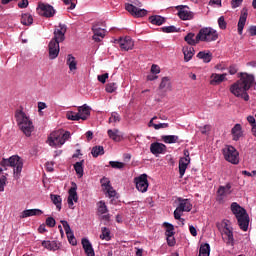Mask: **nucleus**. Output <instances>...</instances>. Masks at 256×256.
Instances as JSON below:
<instances>
[{"instance_id": "nucleus-12", "label": "nucleus", "mask_w": 256, "mask_h": 256, "mask_svg": "<svg viewBox=\"0 0 256 256\" xmlns=\"http://www.w3.org/2000/svg\"><path fill=\"white\" fill-rule=\"evenodd\" d=\"M37 11L39 15L46 17L47 19L55 16V8L49 4L40 3L38 5Z\"/></svg>"}, {"instance_id": "nucleus-48", "label": "nucleus", "mask_w": 256, "mask_h": 256, "mask_svg": "<svg viewBox=\"0 0 256 256\" xmlns=\"http://www.w3.org/2000/svg\"><path fill=\"white\" fill-rule=\"evenodd\" d=\"M121 121V116L117 112H112L109 118V123H119Z\"/></svg>"}, {"instance_id": "nucleus-22", "label": "nucleus", "mask_w": 256, "mask_h": 256, "mask_svg": "<svg viewBox=\"0 0 256 256\" xmlns=\"http://www.w3.org/2000/svg\"><path fill=\"white\" fill-rule=\"evenodd\" d=\"M248 12L247 9H243L238 21V34L243 35V29L245 27V23H247Z\"/></svg>"}, {"instance_id": "nucleus-52", "label": "nucleus", "mask_w": 256, "mask_h": 256, "mask_svg": "<svg viewBox=\"0 0 256 256\" xmlns=\"http://www.w3.org/2000/svg\"><path fill=\"white\" fill-rule=\"evenodd\" d=\"M107 79H109V73H104L102 75H98V81L100 83H103V84L107 83Z\"/></svg>"}, {"instance_id": "nucleus-64", "label": "nucleus", "mask_w": 256, "mask_h": 256, "mask_svg": "<svg viewBox=\"0 0 256 256\" xmlns=\"http://www.w3.org/2000/svg\"><path fill=\"white\" fill-rule=\"evenodd\" d=\"M248 33L251 35V37H255L256 35V26H250L248 29Z\"/></svg>"}, {"instance_id": "nucleus-42", "label": "nucleus", "mask_w": 256, "mask_h": 256, "mask_svg": "<svg viewBox=\"0 0 256 256\" xmlns=\"http://www.w3.org/2000/svg\"><path fill=\"white\" fill-rule=\"evenodd\" d=\"M97 213L98 215H105V213H108L109 212V209L107 208V205L105 204L104 201H99L97 203Z\"/></svg>"}, {"instance_id": "nucleus-62", "label": "nucleus", "mask_w": 256, "mask_h": 256, "mask_svg": "<svg viewBox=\"0 0 256 256\" xmlns=\"http://www.w3.org/2000/svg\"><path fill=\"white\" fill-rule=\"evenodd\" d=\"M189 231H190V234L192 235V237H197V229L195 228V226L190 225Z\"/></svg>"}, {"instance_id": "nucleus-33", "label": "nucleus", "mask_w": 256, "mask_h": 256, "mask_svg": "<svg viewBox=\"0 0 256 256\" xmlns=\"http://www.w3.org/2000/svg\"><path fill=\"white\" fill-rule=\"evenodd\" d=\"M66 65H68L70 71H77V60L71 54H68Z\"/></svg>"}, {"instance_id": "nucleus-2", "label": "nucleus", "mask_w": 256, "mask_h": 256, "mask_svg": "<svg viewBox=\"0 0 256 256\" xmlns=\"http://www.w3.org/2000/svg\"><path fill=\"white\" fill-rule=\"evenodd\" d=\"M3 167H13L14 178L19 179L23 171V158L13 155L8 159H3L0 162V174L3 173Z\"/></svg>"}, {"instance_id": "nucleus-24", "label": "nucleus", "mask_w": 256, "mask_h": 256, "mask_svg": "<svg viewBox=\"0 0 256 256\" xmlns=\"http://www.w3.org/2000/svg\"><path fill=\"white\" fill-rule=\"evenodd\" d=\"M210 79H211L210 80V85H219L227 79V73H224V74L213 73L210 76Z\"/></svg>"}, {"instance_id": "nucleus-43", "label": "nucleus", "mask_w": 256, "mask_h": 256, "mask_svg": "<svg viewBox=\"0 0 256 256\" xmlns=\"http://www.w3.org/2000/svg\"><path fill=\"white\" fill-rule=\"evenodd\" d=\"M100 239L105 241H111V231L107 227H102V234L100 235Z\"/></svg>"}, {"instance_id": "nucleus-30", "label": "nucleus", "mask_w": 256, "mask_h": 256, "mask_svg": "<svg viewBox=\"0 0 256 256\" xmlns=\"http://www.w3.org/2000/svg\"><path fill=\"white\" fill-rule=\"evenodd\" d=\"M191 163V158H180L179 160V173L180 177L185 175V171H187V167Z\"/></svg>"}, {"instance_id": "nucleus-31", "label": "nucleus", "mask_w": 256, "mask_h": 256, "mask_svg": "<svg viewBox=\"0 0 256 256\" xmlns=\"http://www.w3.org/2000/svg\"><path fill=\"white\" fill-rule=\"evenodd\" d=\"M224 235L226 236V244L231 245V247H233L235 245V239L233 238V231L229 229L227 224L224 227Z\"/></svg>"}, {"instance_id": "nucleus-8", "label": "nucleus", "mask_w": 256, "mask_h": 256, "mask_svg": "<svg viewBox=\"0 0 256 256\" xmlns=\"http://www.w3.org/2000/svg\"><path fill=\"white\" fill-rule=\"evenodd\" d=\"M178 206L174 211V219H181V215H183V213H189V211H191V209H193V204H191V200L190 199H185V198H178Z\"/></svg>"}, {"instance_id": "nucleus-9", "label": "nucleus", "mask_w": 256, "mask_h": 256, "mask_svg": "<svg viewBox=\"0 0 256 256\" xmlns=\"http://www.w3.org/2000/svg\"><path fill=\"white\" fill-rule=\"evenodd\" d=\"M222 153L224 155V159L228 161V163H232V165H237L239 163V152L233 146H226L223 148Z\"/></svg>"}, {"instance_id": "nucleus-15", "label": "nucleus", "mask_w": 256, "mask_h": 256, "mask_svg": "<svg viewBox=\"0 0 256 256\" xmlns=\"http://www.w3.org/2000/svg\"><path fill=\"white\" fill-rule=\"evenodd\" d=\"M119 47L122 51H130L135 47V42H133V39L131 37L127 36L125 38H120L118 40Z\"/></svg>"}, {"instance_id": "nucleus-37", "label": "nucleus", "mask_w": 256, "mask_h": 256, "mask_svg": "<svg viewBox=\"0 0 256 256\" xmlns=\"http://www.w3.org/2000/svg\"><path fill=\"white\" fill-rule=\"evenodd\" d=\"M211 253V246L208 243L201 244L199 249V256H209Z\"/></svg>"}, {"instance_id": "nucleus-28", "label": "nucleus", "mask_w": 256, "mask_h": 256, "mask_svg": "<svg viewBox=\"0 0 256 256\" xmlns=\"http://www.w3.org/2000/svg\"><path fill=\"white\" fill-rule=\"evenodd\" d=\"M231 134L233 137V141H239L241 137H243V128L241 124H235V126L231 130Z\"/></svg>"}, {"instance_id": "nucleus-26", "label": "nucleus", "mask_w": 256, "mask_h": 256, "mask_svg": "<svg viewBox=\"0 0 256 256\" xmlns=\"http://www.w3.org/2000/svg\"><path fill=\"white\" fill-rule=\"evenodd\" d=\"M39 215H43V212L41 211V209H28V210L22 211L20 215V219H27V217H35Z\"/></svg>"}, {"instance_id": "nucleus-5", "label": "nucleus", "mask_w": 256, "mask_h": 256, "mask_svg": "<svg viewBox=\"0 0 256 256\" xmlns=\"http://www.w3.org/2000/svg\"><path fill=\"white\" fill-rule=\"evenodd\" d=\"M129 3L125 4V9L132 15L133 17H145L147 15V10L139 9L137 7H143V3L139 0H128Z\"/></svg>"}, {"instance_id": "nucleus-45", "label": "nucleus", "mask_w": 256, "mask_h": 256, "mask_svg": "<svg viewBox=\"0 0 256 256\" xmlns=\"http://www.w3.org/2000/svg\"><path fill=\"white\" fill-rule=\"evenodd\" d=\"M163 225H164V227H166V232H165L166 237L171 236V235H175V232H174L175 227L173 226V224L165 222Z\"/></svg>"}, {"instance_id": "nucleus-16", "label": "nucleus", "mask_w": 256, "mask_h": 256, "mask_svg": "<svg viewBox=\"0 0 256 256\" xmlns=\"http://www.w3.org/2000/svg\"><path fill=\"white\" fill-rule=\"evenodd\" d=\"M178 17L182 19V21H191L193 19V12L187 10V6H177Z\"/></svg>"}, {"instance_id": "nucleus-10", "label": "nucleus", "mask_w": 256, "mask_h": 256, "mask_svg": "<svg viewBox=\"0 0 256 256\" xmlns=\"http://www.w3.org/2000/svg\"><path fill=\"white\" fill-rule=\"evenodd\" d=\"M231 183H227L225 186H219L216 192V201L218 203H225L227 195H231Z\"/></svg>"}, {"instance_id": "nucleus-4", "label": "nucleus", "mask_w": 256, "mask_h": 256, "mask_svg": "<svg viewBox=\"0 0 256 256\" xmlns=\"http://www.w3.org/2000/svg\"><path fill=\"white\" fill-rule=\"evenodd\" d=\"M15 118L19 129L26 135V137H31V133L35 130L33 126V121L28 117L22 110H17L15 113Z\"/></svg>"}, {"instance_id": "nucleus-36", "label": "nucleus", "mask_w": 256, "mask_h": 256, "mask_svg": "<svg viewBox=\"0 0 256 256\" xmlns=\"http://www.w3.org/2000/svg\"><path fill=\"white\" fill-rule=\"evenodd\" d=\"M21 23L22 25H25L26 27H29V25H33V16L29 13H24L21 16Z\"/></svg>"}, {"instance_id": "nucleus-29", "label": "nucleus", "mask_w": 256, "mask_h": 256, "mask_svg": "<svg viewBox=\"0 0 256 256\" xmlns=\"http://www.w3.org/2000/svg\"><path fill=\"white\" fill-rule=\"evenodd\" d=\"M82 246L87 256H95V250H93V246L89 239L83 238L82 239Z\"/></svg>"}, {"instance_id": "nucleus-50", "label": "nucleus", "mask_w": 256, "mask_h": 256, "mask_svg": "<svg viewBox=\"0 0 256 256\" xmlns=\"http://www.w3.org/2000/svg\"><path fill=\"white\" fill-rule=\"evenodd\" d=\"M161 30L163 33H177V27L175 26H164Z\"/></svg>"}, {"instance_id": "nucleus-13", "label": "nucleus", "mask_w": 256, "mask_h": 256, "mask_svg": "<svg viewBox=\"0 0 256 256\" xmlns=\"http://www.w3.org/2000/svg\"><path fill=\"white\" fill-rule=\"evenodd\" d=\"M136 189L141 193H147L149 189V181L147 180V174H142L139 177L135 178Z\"/></svg>"}, {"instance_id": "nucleus-14", "label": "nucleus", "mask_w": 256, "mask_h": 256, "mask_svg": "<svg viewBox=\"0 0 256 256\" xmlns=\"http://www.w3.org/2000/svg\"><path fill=\"white\" fill-rule=\"evenodd\" d=\"M60 223L64 228V231L67 235V239L70 245H77V239L75 238V234L73 233V230H71V226L69 225V222H67L66 220H61Z\"/></svg>"}, {"instance_id": "nucleus-57", "label": "nucleus", "mask_w": 256, "mask_h": 256, "mask_svg": "<svg viewBox=\"0 0 256 256\" xmlns=\"http://www.w3.org/2000/svg\"><path fill=\"white\" fill-rule=\"evenodd\" d=\"M55 224H56L55 218H53V217H48V218L46 219V225H47V227H55Z\"/></svg>"}, {"instance_id": "nucleus-44", "label": "nucleus", "mask_w": 256, "mask_h": 256, "mask_svg": "<svg viewBox=\"0 0 256 256\" xmlns=\"http://www.w3.org/2000/svg\"><path fill=\"white\" fill-rule=\"evenodd\" d=\"M50 199L56 206V209H58V211H60L61 201H62L61 197L59 195L52 194V195H50Z\"/></svg>"}, {"instance_id": "nucleus-58", "label": "nucleus", "mask_w": 256, "mask_h": 256, "mask_svg": "<svg viewBox=\"0 0 256 256\" xmlns=\"http://www.w3.org/2000/svg\"><path fill=\"white\" fill-rule=\"evenodd\" d=\"M20 9H27L29 7V0H22L18 3Z\"/></svg>"}, {"instance_id": "nucleus-61", "label": "nucleus", "mask_w": 256, "mask_h": 256, "mask_svg": "<svg viewBox=\"0 0 256 256\" xmlns=\"http://www.w3.org/2000/svg\"><path fill=\"white\" fill-rule=\"evenodd\" d=\"M43 109H47V104L45 102H38V111H39L40 115H41Z\"/></svg>"}, {"instance_id": "nucleus-25", "label": "nucleus", "mask_w": 256, "mask_h": 256, "mask_svg": "<svg viewBox=\"0 0 256 256\" xmlns=\"http://www.w3.org/2000/svg\"><path fill=\"white\" fill-rule=\"evenodd\" d=\"M107 133H108V137H110L112 141H115L116 143L123 141V133H121L119 129H113V130L109 129Z\"/></svg>"}, {"instance_id": "nucleus-18", "label": "nucleus", "mask_w": 256, "mask_h": 256, "mask_svg": "<svg viewBox=\"0 0 256 256\" xmlns=\"http://www.w3.org/2000/svg\"><path fill=\"white\" fill-rule=\"evenodd\" d=\"M100 183L102 187H104V191H106L109 197H115V195H117V191H115V189H113V186H111V181H109V178H102L100 180Z\"/></svg>"}, {"instance_id": "nucleus-11", "label": "nucleus", "mask_w": 256, "mask_h": 256, "mask_svg": "<svg viewBox=\"0 0 256 256\" xmlns=\"http://www.w3.org/2000/svg\"><path fill=\"white\" fill-rule=\"evenodd\" d=\"M65 33H67V25L59 24L54 30V37L51 41L58 44L63 43L65 41Z\"/></svg>"}, {"instance_id": "nucleus-49", "label": "nucleus", "mask_w": 256, "mask_h": 256, "mask_svg": "<svg viewBox=\"0 0 256 256\" xmlns=\"http://www.w3.org/2000/svg\"><path fill=\"white\" fill-rule=\"evenodd\" d=\"M115 91H117V83L111 82L106 85L107 93H115Z\"/></svg>"}, {"instance_id": "nucleus-46", "label": "nucleus", "mask_w": 256, "mask_h": 256, "mask_svg": "<svg viewBox=\"0 0 256 256\" xmlns=\"http://www.w3.org/2000/svg\"><path fill=\"white\" fill-rule=\"evenodd\" d=\"M66 117L67 119H69L70 121H79L81 119V116H79V112L75 113L73 111H69L66 113Z\"/></svg>"}, {"instance_id": "nucleus-63", "label": "nucleus", "mask_w": 256, "mask_h": 256, "mask_svg": "<svg viewBox=\"0 0 256 256\" xmlns=\"http://www.w3.org/2000/svg\"><path fill=\"white\" fill-rule=\"evenodd\" d=\"M238 69H237V65H231L229 67V73L230 75H235V73H237Z\"/></svg>"}, {"instance_id": "nucleus-34", "label": "nucleus", "mask_w": 256, "mask_h": 256, "mask_svg": "<svg viewBox=\"0 0 256 256\" xmlns=\"http://www.w3.org/2000/svg\"><path fill=\"white\" fill-rule=\"evenodd\" d=\"M163 143L171 145L173 143H179V136L177 135H163L162 136Z\"/></svg>"}, {"instance_id": "nucleus-59", "label": "nucleus", "mask_w": 256, "mask_h": 256, "mask_svg": "<svg viewBox=\"0 0 256 256\" xmlns=\"http://www.w3.org/2000/svg\"><path fill=\"white\" fill-rule=\"evenodd\" d=\"M151 73H154L155 75L161 73V69L158 65L153 64L151 67Z\"/></svg>"}, {"instance_id": "nucleus-1", "label": "nucleus", "mask_w": 256, "mask_h": 256, "mask_svg": "<svg viewBox=\"0 0 256 256\" xmlns=\"http://www.w3.org/2000/svg\"><path fill=\"white\" fill-rule=\"evenodd\" d=\"M255 82V76L251 74H241V78L231 85L230 92L235 95V97H241L244 101H249V94L247 91L253 87V83Z\"/></svg>"}, {"instance_id": "nucleus-21", "label": "nucleus", "mask_w": 256, "mask_h": 256, "mask_svg": "<svg viewBox=\"0 0 256 256\" xmlns=\"http://www.w3.org/2000/svg\"><path fill=\"white\" fill-rule=\"evenodd\" d=\"M78 115L82 121H87L91 117V107L87 106V104L78 107Z\"/></svg>"}, {"instance_id": "nucleus-53", "label": "nucleus", "mask_w": 256, "mask_h": 256, "mask_svg": "<svg viewBox=\"0 0 256 256\" xmlns=\"http://www.w3.org/2000/svg\"><path fill=\"white\" fill-rule=\"evenodd\" d=\"M167 237V244L169 245V247H175V236L174 235H170V236H166Z\"/></svg>"}, {"instance_id": "nucleus-20", "label": "nucleus", "mask_w": 256, "mask_h": 256, "mask_svg": "<svg viewBox=\"0 0 256 256\" xmlns=\"http://www.w3.org/2000/svg\"><path fill=\"white\" fill-rule=\"evenodd\" d=\"M48 51H49V59H57L59 57V43L50 41L48 45Z\"/></svg>"}, {"instance_id": "nucleus-54", "label": "nucleus", "mask_w": 256, "mask_h": 256, "mask_svg": "<svg viewBox=\"0 0 256 256\" xmlns=\"http://www.w3.org/2000/svg\"><path fill=\"white\" fill-rule=\"evenodd\" d=\"M218 25L220 29H227V22H225V17L222 16L218 19Z\"/></svg>"}, {"instance_id": "nucleus-3", "label": "nucleus", "mask_w": 256, "mask_h": 256, "mask_svg": "<svg viewBox=\"0 0 256 256\" xmlns=\"http://www.w3.org/2000/svg\"><path fill=\"white\" fill-rule=\"evenodd\" d=\"M230 209L235 215L238 225L242 231H248L249 229V214L245 208L241 207L237 202H233Z\"/></svg>"}, {"instance_id": "nucleus-7", "label": "nucleus", "mask_w": 256, "mask_h": 256, "mask_svg": "<svg viewBox=\"0 0 256 256\" xmlns=\"http://www.w3.org/2000/svg\"><path fill=\"white\" fill-rule=\"evenodd\" d=\"M198 39H200V41H203L205 43H211L219 39V33H217V30L211 27H204L199 30Z\"/></svg>"}, {"instance_id": "nucleus-38", "label": "nucleus", "mask_w": 256, "mask_h": 256, "mask_svg": "<svg viewBox=\"0 0 256 256\" xmlns=\"http://www.w3.org/2000/svg\"><path fill=\"white\" fill-rule=\"evenodd\" d=\"M198 59H203L204 63H211V59H213V54H211L210 52H199L197 54Z\"/></svg>"}, {"instance_id": "nucleus-27", "label": "nucleus", "mask_w": 256, "mask_h": 256, "mask_svg": "<svg viewBox=\"0 0 256 256\" xmlns=\"http://www.w3.org/2000/svg\"><path fill=\"white\" fill-rule=\"evenodd\" d=\"M183 55H184V61L186 63H189L191 59H193V55H195V48L192 46H185L182 49Z\"/></svg>"}, {"instance_id": "nucleus-17", "label": "nucleus", "mask_w": 256, "mask_h": 256, "mask_svg": "<svg viewBox=\"0 0 256 256\" xmlns=\"http://www.w3.org/2000/svg\"><path fill=\"white\" fill-rule=\"evenodd\" d=\"M92 31L94 33L92 39L96 41V43H99L103 37H105V29H102L99 25V23H94L92 25ZM101 37V39L99 38Z\"/></svg>"}, {"instance_id": "nucleus-39", "label": "nucleus", "mask_w": 256, "mask_h": 256, "mask_svg": "<svg viewBox=\"0 0 256 256\" xmlns=\"http://www.w3.org/2000/svg\"><path fill=\"white\" fill-rule=\"evenodd\" d=\"M69 196L68 199H71L72 201H74V203H77V201H79V196H77V185L74 184V187H71L68 191Z\"/></svg>"}, {"instance_id": "nucleus-35", "label": "nucleus", "mask_w": 256, "mask_h": 256, "mask_svg": "<svg viewBox=\"0 0 256 256\" xmlns=\"http://www.w3.org/2000/svg\"><path fill=\"white\" fill-rule=\"evenodd\" d=\"M148 21H150L152 25L161 26L163 23H165V18L159 15H153L149 17Z\"/></svg>"}, {"instance_id": "nucleus-6", "label": "nucleus", "mask_w": 256, "mask_h": 256, "mask_svg": "<svg viewBox=\"0 0 256 256\" xmlns=\"http://www.w3.org/2000/svg\"><path fill=\"white\" fill-rule=\"evenodd\" d=\"M71 137V133L65 132L62 134L59 131L52 132L48 137V143L50 147H61V145H65V141H67Z\"/></svg>"}, {"instance_id": "nucleus-56", "label": "nucleus", "mask_w": 256, "mask_h": 256, "mask_svg": "<svg viewBox=\"0 0 256 256\" xmlns=\"http://www.w3.org/2000/svg\"><path fill=\"white\" fill-rule=\"evenodd\" d=\"M154 129H167L169 127V123H160V124H153Z\"/></svg>"}, {"instance_id": "nucleus-47", "label": "nucleus", "mask_w": 256, "mask_h": 256, "mask_svg": "<svg viewBox=\"0 0 256 256\" xmlns=\"http://www.w3.org/2000/svg\"><path fill=\"white\" fill-rule=\"evenodd\" d=\"M109 165L112 169H124L125 167V163L119 161H110Z\"/></svg>"}, {"instance_id": "nucleus-55", "label": "nucleus", "mask_w": 256, "mask_h": 256, "mask_svg": "<svg viewBox=\"0 0 256 256\" xmlns=\"http://www.w3.org/2000/svg\"><path fill=\"white\" fill-rule=\"evenodd\" d=\"M65 5H70L69 9L73 10L76 7L75 1L77 0H62Z\"/></svg>"}, {"instance_id": "nucleus-51", "label": "nucleus", "mask_w": 256, "mask_h": 256, "mask_svg": "<svg viewBox=\"0 0 256 256\" xmlns=\"http://www.w3.org/2000/svg\"><path fill=\"white\" fill-rule=\"evenodd\" d=\"M169 81H170L169 77H163L159 85V89H165V87H169L170 85Z\"/></svg>"}, {"instance_id": "nucleus-23", "label": "nucleus", "mask_w": 256, "mask_h": 256, "mask_svg": "<svg viewBox=\"0 0 256 256\" xmlns=\"http://www.w3.org/2000/svg\"><path fill=\"white\" fill-rule=\"evenodd\" d=\"M42 247L48 249V251H59L61 249V243L58 241H42Z\"/></svg>"}, {"instance_id": "nucleus-40", "label": "nucleus", "mask_w": 256, "mask_h": 256, "mask_svg": "<svg viewBox=\"0 0 256 256\" xmlns=\"http://www.w3.org/2000/svg\"><path fill=\"white\" fill-rule=\"evenodd\" d=\"M85 164V160H81L80 162H76L74 164V170L76 172V174L78 175V177H83V165Z\"/></svg>"}, {"instance_id": "nucleus-32", "label": "nucleus", "mask_w": 256, "mask_h": 256, "mask_svg": "<svg viewBox=\"0 0 256 256\" xmlns=\"http://www.w3.org/2000/svg\"><path fill=\"white\" fill-rule=\"evenodd\" d=\"M184 40L188 45H191L192 47L199 44L201 42L200 39H198V34L195 37V33H188L185 37Z\"/></svg>"}, {"instance_id": "nucleus-19", "label": "nucleus", "mask_w": 256, "mask_h": 256, "mask_svg": "<svg viewBox=\"0 0 256 256\" xmlns=\"http://www.w3.org/2000/svg\"><path fill=\"white\" fill-rule=\"evenodd\" d=\"M150 151L153 155H161L167 151V146L163 143L154 142L150 145Z\"/></svg>"}, {"instance_id": "nucleus-60", "label": "nucleus", "mask_w": 256, "mask_h": 256, "mask_svg": "<svg viewBox=\"0 0 256 256\" xmlns=\"http://www.w3.org/2000/svg\"><path fill=\"white\" fill-rule=\"evenodd\" d=\"M202 135H207V133H209V131H211V126L210 125H205L204 127H202L200 129Z\"/></svg>"}, {"instance_id": "nucleus-41", "label": "nucleus", "mask_w": 256, "mask_h": 256, "mask_svg": "<svg viewBox=\"0 0 256 256\" xmlns=\"http://www.w3.org/2000/svg\"><path fill=\"white\" fill-rule=\"evenodd\" d=\"M91 155L94 158L99 157V155H105V148L103 146H94L91 150Z\"/></svg>"}]
</instances>
